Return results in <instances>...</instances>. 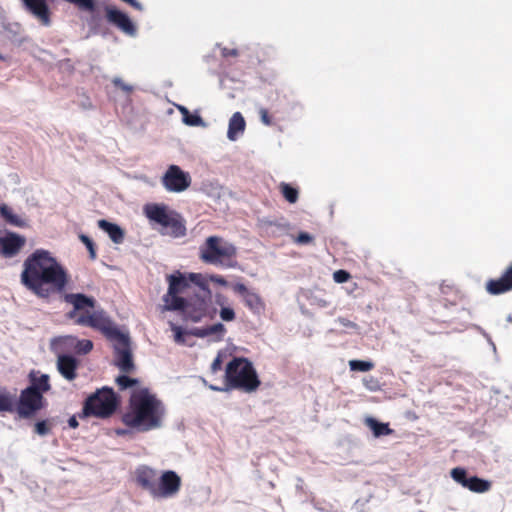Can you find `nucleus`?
Segmentation results:
<instances>
[{
	"label": "nucleus",
	"instance_id": "obj_37",
	"mask_svg": "<svg viewBox=\"0 0 512 512\" xmlns=\"http://www.w3.org/2000/svg\"><path fill=\"white\" fill-rule=\"evenodd\" d=\"M364 386L371 390L376 391L379 388V382L378 380L373 376H368L363 379Z\"/></svg>",
	"mask_w": 512,
	"mask_h": 512
},
{
	"label": "nucleus",
	"instance_id": "obj_24",
	"mask_svg": "<svg viewBox=\"0 0 512 512\" xmlns=\"http://www.w3.org/2000/svg\"><path fill=\"white\" fill-rule=\"evenodd\" d=\"M0 214L4 221L15 227H24L26 222L19 215L14 214L12 209L6 204L0 205Z\"/></svg>",
	"mask_w": 512,
	"mask_h": 512
},
{
	"label": "nucleus",
	"instance_id": "obj_13",
	"mask_svg": "<svg viewBox=\"0 0 512 512\" xmlns=\"http://www.w3.org/2000/svg\"><path fill=\"white\" fill-rule=\"evenodd\" d=\"M26 239L24 236L14 232H6L0 236V255L4 258L15 257L25 246Z\"/></svg>",
	"mask_w": 512,
	"mask_h": 512
},
{
	"label": "nucleus",
	"instance_id": "obj_8",
	"mask_svg": "<svg viewBox=\"0 0 512 512\" xmlns=\"http://www.w3.org/2000/svg\"><path fill=\"white\" fill-rule=\"evenodd\" d=\"M117 408V398L111 388L104 387L91 394L84 402L81 418L95 416L98 418H107L111 416Z\"/></svg>",
	"mask_w": 512,
	"mask_h": 512
},
{
	"label": "nucleus",
	"instance_id": "obj_4",
	"mask_svg": "<svg viewBox=\"0 0 512 512\" xmlns=\"http://www.w3.org/2000/svg\"><path fill=\"white\" fill-rule=\"evenodd\" d=\"M163 415L162 402L143 388L132 394L130 410L123 414L122 422L139 432H147L160 427Z\"/></svg>",
	"mask_w": 512,
	"mask_h": 512
},
{
	"label": "nucleus",
	"instance_id": "obj_15",
	"mask_svg": "<svg viewBox=\"0 0 512 512\" xmlns=\"http://www.w3.org/2000/svg\"><path fill=\"white\" fill-rule=\"evenodd\" d=\"M135 477L137 485L155 497L159 480L157 471L148 466H141L136 469Z\"/></svg>",
	"mask_w": 512,
	"mask_h": 512
},
{
	"label": "nucleus",
	"instance_id": "obj_12",
	"mask_svg": "<svg viewBox=\"0 0 512 512\" xmlns=\"http://www.w3.org/2000/svg\"><path fill=\"white\" fill-rule=\"evenodd\" d=\"M232 290L234 293L241 296L244 305L254 314L260 315L265 310V302L261 298V296L249 290L245 284L243 283H235L232 285Z\"/></svg>",
	"mask_w": 512,
	"mask_h": 512
},
{
	"label": "nucleus",
	"instance_id": "obj_9",
	"mask_svg": "<svg viewBox=\"0 0 512 512\" xmlns=\"http://www.w3.org/2000/svg\"><path fill=\"white\" fill-rule=\"evenodd\" d=\"M44 402L43 395L34 391V388H25L20 393L16 412L20 418L29 419L44 407Z\"/></svg>",
	"mask_w": 512,
	"mask_h": 512
},
{
	"label": "nucleus",
	"instance_id": "obj_11",
	"mask_svg": "<svg viewBox=\"0 0 512 512\" xmlns=\"http://www.w3.org/2000/svg\"><path fill=\"white\" fill-rule=\"evenodd\" d=\"M181 488V478L172 470L164 471L159 476L154 498H169L175 496Z\"/></svg>",
	"mask_w": 512,
	"mask_h": 512
},
{
	"label": "nucleus",
	"instance_id": "obj_3",
	"mask_svg": "<svg viewBox=\"0 0 512 512\" xmlns=\"http://www.w3.org/2000/svg\"><path fill=\"white\" fill-rule=\"evenodd\" d=\"M20 279L40 298L61 293L69 283L67 270L45 249H36L24 260Z\"/></svg>",
	"mask_w": 512,
	"mask_h": 512
},
{
	"label": "nucleus",
	"instance_id": "obj_45",
	"mask_svg": "<svg viewBox=\"0 0 512 512\" xmlns=\"http://www.w3.org/2000/svg\"><path fill=\"white\" fill-rule=\"evenodd\" d=\"M173 330L175 331V340L176 342H183V333L181 331L180 327H174Z\"/></svg>",
	"mask_w": 512,
	"mask_h": 512
},
{
	"label": "nucleus",
	"instance_id": "obj_44",
	"mask_svg": "<svg viewBox=\"0 0 512 512\" xmlns=\"http://www.w3.org/2000/svg\"><path fill=\"white\" fill-rule=\"evenodd\" d=\"M212 281L221 285V286H226L227 285V281L225 280L224 277L220 276V275H215V276H212Z\"/></svg>",
	"mask_w": 512,
	"mask_h": 512
},
{
	"label": "nucleus",
	"instance_id": "obj_6",
	"mask_svg": "<svg viewBox=\"0 0 512 512\" xmlns=\"http://www.w3.org/2000/svg\"><path fill=\"white\" fill-rule=\"evenodd\" d=\"M236 256V247L219 236H209L199 248L202 262L224 268L236 267Z\"/></svg>",
	"mask_w": 512,
	"mask_h": 512
},
{
	"label": "nucleus",
	"instance_id": "obj_35",
	"mask_svg": "<svg viewBox=\"0 0 512 512\" xmlns=\"http://www.w3.org/2000/svg\"><path fill=\"white\" fill-rule=\"evenodd\" d=\"M183 122L189 126H200L203 123L201 116L197 114H189L183 119Z\"/></svg>",
	"mask_w": 512,
	"mask_h": 512
},
{
	"label": "nucleus",
	"instance_id": "obj_41",
	"mask_svg": "<svg viewBox=\"0 0 512 512\" xmlns=\"http://www.w3.org/2000/svg\"><path fill=\"white\" fill-rule=\"evenodd\" d=\"M221 54L223 57H236L238 56V50L237 49H229V48H223L221 51Z\"/></svg>",
	"mask_w": 512,
	"mask_h": 512
},
{
	"label": "nucleus",
	"instance_id": "obj_20",
	"mask_svg": "<svg viewBox=\"0 0 512 512\" xmlns=\"http://www.w3.org/2000/svg\"><path fill=\"white\" fill-rule=\"evenodd\" d=\"M225 333L226 328L222 323H216L208 327H195L190 330V334L195 337L205 338L211 335H217L218 340H222Z\"/></svg>",
	"mask_w": 512,
	"mask_h": 512
},
{
	"label": "nucleus",
	"instance_id": "obj_31",
	"mask_svg": "<svg viewBox=\"0 0 512 512\" xmlns=\"http://www.w3.org/2000/svg\"><path fill=\"white\" fill-rule=\"evenodd\" d=\"M79 239L86 246V248L88 249L90 259L91 260H95L96 257H97V253H96L95 244L92 241V239L90 237H88L87 235H84V234L79 235Z\"/></svg>",
	"mask_w": 512,
	"mask_h": 512
},
{
	"label": "nucleus",
	"instance_id": "obj_33",
	"mask_svg": "<svg viewBox=\"0 0 512 512\" xmlns=\"http://www.w3.org/2000/svg\"><path fill=\"white\" fill-rule=\"evenodd\" d=\"M51 430V425L47 420L39 421L34 426V431L40 436L47 435Z\"/></svg>",
	"mask_w": 512,
	"mask_h": 512
},
{
	"label": "nucleus",
	"instance_id": "obj_39",
	"mask_svg": "<svg viewBox=\"0 0 512 512\" xmlns=\"http://www.w3.org/2000/svg\"><path fill=\"white\" fill-rule=\"evenodd\" d=\"M259 115L261 122L266 126H271L273 124L272 118L269 115V112L266 108H260L259 109Z\"/></svg>",
	"mask_w": 512,
	"mask_h": 512
},
{
	"label": "nucleus",
	"instance_id": "obj_40",
	"mask_svg": "<svg viewBox=\"0 0 512 512\" xmlns=\"http://www.w3.org/2000/svg\"><path fill=\"white\" fill-rule=\"evenodd\" d=\"M113 84L121 90L125 91L126 93H130L132 91V87L124 83L120 78L113 79Z\"/></svg>",
	"mask_w": 512,
	"mask_h": 512
},
{
	"label": "nucleus",
	"instance_id": "obj_38",
	"mask_svg": "<svg viewBox=\"0 0 512 512\" xmlns=\"http://www.w3.org/2000/svg\"><path fill=\"white\" fill-rule=\"evenodd\" d=\"M295 243L305 245L313 242V237L307 232H300L294 239Z\"/></svg>",
	"mask_w": 512,
	"mask_h": 512
},
{
	"label": "nucleus",
	"instance_id": "obj_43",
	"mask_svg": "<svg viewBox=\"0 0 512 512\" xmlns=\"http://www.w3.org/2000/svg\"><path fill=\"white\" fill-rule=\"evenodd\" d=\"M221 359L220 357L218 356L217 358L214 359V361L212 362L211 364V370L212 372H217L218 370L221 369Z\"/></svg>",
	"mask_w": 512,
	"mask_h": 512
},
{
	"label": "nucleus",
	"instance_id": "obj_16",
	"mask_svg": "<svg viewBox=\"0 0 512 512\" xmlns=\"http://www.w3.org/2000/svg\"><path fill=\"white\" fill-rule=\"evenodd\" d=\"M486 291L491 295H500L512 290V263L509 264L501 276L486 282Z\"/></svg>",
	"mask_w": 512,
	"mask_h": 512
},
{
	"label": "nucleus",
	"instance_id": "obj_26",
	"mask_svg": "<svg viewBox=\"0 0 512 512\" xmlns=\"http://www.w3.org/2000/svg\"><path fill=\"white\" fill-rule=\"evenodd\" d=\"M280 193L285 198V200L291 204H294L298 201L299 198V190L298 188L292 186L289 183L281 182L278 186Z\"/></svg>",
	"mask_w": 512,
	"mask_h": 512
},
{
	"label": "nucleus",
	"instance_id": "obj_47",
	"mask_svg": "<svg viewBox=\"0 0 512 512\" xmlns=\"http://www.w3.org/2000/svg\"><path fill=\"white\" fill-rule=\"evenodd\" d=\"M179 110L183 116V119L190 114L189 110L186 107L180 106Z\"/></svg>",
	"mask_w": 512,
	"mask_h": 512
},
{
	"label": "nucleus",
	"instance_id": "obj_27",
	"mask_svg": "<svg viewBox=\"0 0 512 512\" xmlns=\"http://www.w3.org/2000/svg\"><path fill=\"white\" fill-rule=\"evenodd\" d=\"M15 410V396L7 391L0 393V413L14 412Z\"/></svg>",
	"mask_w": 512,
	"mask_h": 512
},
{
	"label": "nucleus",
	"instance_id": "obj_18",
	"mask_svg": "<svg viewBox=\"0 0 512 512\" xmlns=\"http://www.w3.org/2000/svg\"><path fill=\"white\" fill-rule=\"evenodd\" d=\"M78 361L71 355H59L57 359V369L59 373L68 381L77 377Z\"/></svg>",
	"mask_w": 512,
	"mask_h": 512
},
{
	"label": "nucleus",
	"instance_id": "obj_17",
	"mask_svg": "<svg viewBox=\"0 0 512 512\" xmlns=\"http://www.w3.org/2000/svg\"><path fill=\"white\" fill-rule=\"evenodd\" d=\"M24 8L43 26L51 24V11L46 0H22Z\"/></svg>",
	"mask_w": 512,
	"mask_h": 512
},
{
	"label": "nucleus",
	"instance_id": "obj_14",
	"mask_svg": "<svg viewBox=\"0 0 512 512\" xmlns=\"http://www.w3.org/2000/svg\"><path fill=\"white\" fill-rule=\"evenodd\" d=\"M105 12L106 19L109 23H111L127 35H135L136 27L127 14L112 6H107L105 8Z\"/></svg>",
	"mask_w": 512,
	"mask_h": 512
},
{
	"label": "nucleus",
	"instance_id": "obj_29",
	"mask_svg": "<svg viewBox=\"0 0 512 512\" xmlns=\"http://www.w3.org/2000/svg\"><path fill=\"white\" fill-rule=\"evenodd\" d=\"M451 477L455 482L462 485L464 488L469 480L467 471L464 468L456 467L451 470Z\"/></svg>",
	"mask_w": 512,
	"mask_h": 512
},
{
	"label": "nucleus",
	"instance_id": "obj_25",
	"mask_svg": "<svg viewBox=\"0 0 512 512\" xmlns=\"http://www.w3.org/2000/svg\"><path fill=\"white\" fill-rule=\"evenodd\" d=\"M465 488L475 493H484L490 490L491 483L477 476H470Z\"/></svg>",
	"mask_w": 512,
	"mask_h": 512
},
{
	"label": "nucleus",
	"instance_id": "obj_30",
	"mask_svg": "<svg viewBox=\"0 0 512 512\" xmlns=\"http://www.w3.org/2000/svg\"><path fill=\"white\" fill-rule=\"evenodd\" d=\"M349 367L352 371L367 372L374 368V363L363 360H351L349 362Z\"/></svg>",
	"mask_w": 512,
	"mask_h": 512
},
{
	"label": "nucleus",
	"instance_id": "obj_19",
	"mask_svg": "<svg viewBox=\"0 0 512 512\" xmlns=\"http://www.w3.org/2000/svg\"><path fill=\"white\" fill-rule=\"evenodd\" d=\"M246 122L240 112H235L229 120L227 137L231 141L237 140L238 136L245 131Z\"/></svg>",
	"mask_w": 512,
	"mask_h": 512
},
{
	"label": "nucleus",
	"instance_id": "obj_21",
	"mask_svg": "<svg viewBox=\"0 0 512 512\" xmlns=\"http://www.w3.org/2000/svg\"><path fill=\"white\" fill-rule=\"evenodd\" d=\"M98 226L109 235L114 243L120 244L123 242L124 231L118 225L102 219L98 221Z\"/></svg>",
	"mask_w": 512,
	"mask_h": 512
},
{
	"label": "nucleus",
	"instance_id": "obj_34",
	"mask_svg": "<svg viewBox=\"0 0 512 512\" xmlns=\"http://www.w3.org/2000/svg\"><path fill=\"white\" fill-rule=\"evenodd\" d=\"M220 317L223 321L230 322L235 320L236 315L232 308L230 307H223L220 310Z\"/></svg>",
	"mask_w": 512,
	"mask_h": 512
},
{
	"label": "nucleus",
	"instance_id": "obj_10",
	"mask_svg": "<svg viewBox=\"0 0 512 512\" xmlns=\"http://www.w3.org/2000/svg\"><path fill=\"white\" fill-rule=\"evenodd\" d=\"M162 184L169 192H183L191 185V177L177 165H170L162 177Z\"/></svg>",
	"mask_w": 512,
	"mask_h": 512
},
{
	"label": "nucleus",
	"instance_id": "obj_42",
	"mask_svg": "<svg viewBox=\"0 0 512 512\" xmlns=\"http://www.w3.org/2000/svg\"><path fill=\"white\" fill-rule=\"evenodd\" d=\"M338 322L340 323L341 326H343L345 328H356L357 327V325L354 322L350 321L347 318L340 317V318H338Z\"/></svg>",
	"mask_w": 512,
	"mask_h": 512
},
{
	"label": "nucleus",
	"instance_id": "obj_32",
	"mask_svg": "<svg viewBox=\"0 0 512 512\" xmlns=\"http://www.w3.org/2000/svg\"><path fill=\"white\" fill-rule=\"evenodd\" d=\"M116 383L118 384L121 390H124L129 387L136 386L139 383V381L137 379L130 378L126 375H120L117 377Z\"/></svg>",
	"mask_w": 512,
	"mask_h": 512
},
{
	"label": "nucleus",
	"instance_id": "obj_48",
	"mask_svg": "<svg viewBox=\"0 0 512 512\" xmlns=\"http://www.w3.org/2000/svg\"><path fill=\"white\" fill-rule=\"evenodd\" d=\"M128 433H129V431L126 430V429H117L116 430V434L119 435V436H124V435H126Z\"/></svg>",
	"mask_w": 512,
	"mask_h": 512
},
{
	"label": "nucleus",
	"instance_id": "obj_46",
	"mask_svg": "<svg viewBox=\"0 0 512 512\" xmlns=\"http://www.w3.org/2000/svg\"><path fill=\"white\" fill-rule=\"evenodd\" d=\"M68 424L71 428L75 429L79 426V423L78 421L76 420V417L75 416H72L69 418L68 420Z\"/></svg>",
	"mask_w": 512,
	"mask_h": 512
},
{
	"label": "nucleus",
	"instance_id": "obj_5",
	"mask_svg": "<svg viewBox=\"0 0 512 512\" xmlns=\"http://www.w3.org/2000/svg\"><path fill=\"white\" fill-rule=\"evenodd\" d=\"M261 382L252 363L242 357L233 358L226 366L225 387L210 385L213 391H228L238 389L245 392H253L258 389Z\"/></svg>",
	"mask_w": 512,
	"mask_h": 512
},
{
	"label": "nucleus",
	"instance_id": "obj_2",
	"mask_svg": "<svg viewBox=\"0 0 512 512\" xmlns=\"http://www.w3.org/2000/svg\"><path fill=\"white\" fill-rule=\"evenodd\" d=\"M65 301L73 305V309L67 313V318L74 320L76 324L87 326L100 331L108 339L117 340L115 345V365L124 373L134 370L132 353L129 347V339L114 325L104 310L93 312L80 311L85 308H94L95 300L82 293H70L65 295Z\"/></svg>",
	"mask_w": 512,
	"mask_h": 512
},
{
	"label": "nucleus",
	"instance_id": "obj_23",
	"mask_svg": "<svg viewBox=\"0 0 512 512\" xmlns=\"http://www.w3.org/2000/svg\"><path fill=\"white\" fill-rule=\"evenodd\" d=\"M29 377L31 385L27 388H34V391L40 393L41 395L50 390L51 386L49 383V376L47 374L37 376L34 372H31Z\"/></svg>",
	"mask_w": 512,
	"mask_h": 512
},
{
	"label": "nucleus",
	"instance_id": "obj_36",
	"mask_svg": "<svg viewBox=\"0 0 512 512\" xmlns=\"http://www.w3.org/2000/svg\"><path fill=\"white\" fill-rule=\"evenodd\" d=\"M351 275L346 270H337L333 274V279L337 283H345L350 279Z\"/></svg>",
	"mask_w": 512,
	"mask_h": 512
},
{
	"label": "nucleus",
	"instance_id": "obj_28",
	"mask_svg": "<svg viewBox=\"0 0 512 512\" xmlns=\"http://www.w3.org/2000/svg\"><path fill=\"white\" fill-rule=\"evenodd\" d=\"M71 341H75V350L79 354H87L93 349V342L88 339L78 340L74 337H68Z\"/></svg>",
	"mask_w": 512,
	"mask_h": 512
},
{
	"label": "nucleus",
	"instance_id": "obj_22",
	"mask_svg": "<svg viewBox=\"0 0 512 512\" xmlns=\"http://www.w3.org/2000/svg\"><path fill=\"white\" fill-rule=\"evenodd\" d=\"M364 423L369 429H371L374 437L376 438L391 435L393 433V430L389 427V423L379 422L373 417L365 418Z\"/></svg>",
	"mask_w": 512,
	"mask_h": 512
},
{
	"label": "nucleus",
	"instance_id": "obj_7",
	"mask_svg": "<svg viewBox=\"0 0 512 512\" xmlns=\"http://www.w3.org/2000/svg\"><path fill=\"white\" fill-rule=\"evenodd\" d=\"M146 217L159 224L162 228V234L173 237H182L186 233V227L180 215L174 211L168 210L165 205L149 204L144 208Z\"/></svg>",
	"mask_w": 512,
	"mask_h": 512
},
{
	"label": "nucleus",
	"instance_id": "obj_1",
	"mask_svg": "<svg viewBox=\"0 0 512 512\" xmlns=\"http://www.w3.org/2000/svg\"><path fill=\"white\" fill-rule=\"evenodd\" d=\"M166 280L168 290L163 296L166 310L182 311L184 318L194 323L205 318L214 319L217 309L212 303V292L201 274L176 271L167 275Z\"/></svg>",
	"mask_w": 512,
	"mask_h": 512
}]
</instances>
